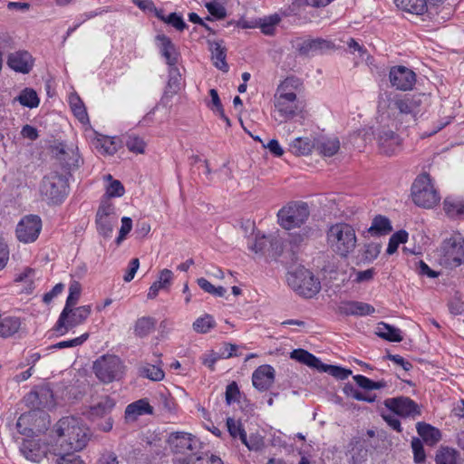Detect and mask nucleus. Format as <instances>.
I'll return each mask as SVG.
<instances>
[{
  "label": "nucleus",
  "mask_w": 464,
  "mask_h": 464,
  "mask_svg": "<svg viewBox=\"0 0 464 464\" xmlns=\"http://www.w3.org/2000/svg\"><path fill=\"white\" fill-rule=\"evenodd\" d=\"M205 7L208 13L216 19H223L227 16V11L225 7L217 2H208L205 4Z\"/></svg>",
  "instance_id": "nucleus-54"
},
{
  "label": "nucleus",
  "mask_w": 464,
  "mask_h": 464,
  "mask_svg": "<svg viewBox=\"0 0 464 464\" xmlns=\"http://www.w3.org/2000/svg\"><path fill=\"white\" fill-rule=\"evenodd\" d=\"M314 229L313 227H305L301 232L292 234L290 242L295 245H299L314 235Z\"/></svg>",
  "instance_id": "nucleus-58"
},
{
  "label": "nucleus",
  "mask_w": 464,
  "mask_h": 464,
  "mask_svg": "<svg viewBox=\"0 0 464 464\" xmlns=\"http://www.w3.org/2000/svg\"><path fill=\"white\" fill-rule=\"evenodd\" d=\"M275 381V370L268 364L259 366L252 375L253 385L259 391L268 390Z\"/></svg>",
  "instance_id": "nucleus-22"
},
{
  "label": "nucleus",
  "mask_w": 464,
  "mask_h": 464,
  "mask_svg": "<svg viewBox=\"0 0 464 464\" xmlns=\"http://www.w3.org/2000/svg\"><path fill=\"white\" fill-rule=\"evenodd\" d=\"M376 334L390 342H401L402 341L401 331L391 324L384 322H381L377 324Z\"/></svg>",
  "instance_id": "nucleus-35"
},
{
  "label": "nucleus",
  "mask_w": 464,
  "mask_h": 464,
  "mask_svg": "<svg viewBox=\"0 0 464 464\" xmlns=\"http://www.w3.org/2000/svg\"><path fill=\"white\" fill-rule=\"evenodd\" d=\"M88 337H89V334L86 333V334H82L79 337L74 338V339L59 342V343L53 344L52 346V348L64 349V348H69V347L79 346V345L82 344L88 339Z\"/></svg>",
  "instance_id": "nucleus-55"
},
{
  "label": "nucleus",
  "mask_w": 464,
  "mask_h": 464,
  "mask_svg": "<svg viewBox=\"0 0 464 464\" xmlns=\"http://www.w3.org/2000/svg\"><path fill=\"white\" fill-rule=\"evenodd\" d=\"M98 146H100L102 153L113 155L117 151L115 143L110 139L98 140Z\"/></svg>",
  "instance_id": "nucleus-63"
},
{
  "label": "nucleus",
  "mask_w": 464,
  "mask_h": 464,
  "mask_svg": "<svg viewBox=\"0 0 464 464\" xmlns=\"http://www.w3.org/2000/svg\"><path fill=\"white\" fill-rule=\"evenodd\" d=\"M24 401L30 411L35 413L37 411L50 410L55 406L53 392L47 385L34 388L24 396Z\"/></svg>",
  "instance_id": "nucleus-11"
},
{
  "label": "nucleus",
  "mask_w": 464,
  "mask_h": 464,
  "mask_svg": "<svg viewBox=\"0 0 464 464\" xmlns=\"http://www.w3.org/2000/svg\"><path fill=\"white\" fill-rule=\"evenodd\" d=\"M69 102L74 116L82 123L87 122L89 121L88 114L81 98L76 94H72L69 98Z\"/></svg>",
  "instance_id": "nucleus-44"
},
{
  "label": "nucleus",
  "mask_w": 464,
  "mask_h": 464,
  "mask_svg": "<svg viewBox=\"0 0 464 464\" xmlns=\"http://www.w3.org/2000/svg\"><path fill=\"white\" fill-rule=\"evenodd\" d=\"M14 101L19 102L21 105L30 109L36 108L40 102L36 92L32 88L24 89L21 93L14 98Z\"/></svg>",
  "instance_id": "nucleus-43"
},
{
  "label": "nucleus",
  "mask_w": 464,
  "mask_h": 464,
  "mask_svg": "<svg viewBox=\"0 0 464 464\" xmlns=\"http://www.w3.org/2000/svg\"><path fill=\"white\" fill-rule=\"evenodd\" d=\"M40 193L49 204L61 203L69 193L67 177L57 171L48 173L41 182Z\"/></svg>",
  "instance_id": "nucleus-7"
},
{
  "label": "nucleus",
  "mask_w": 464,
  "mask_h": 464,
  "mask_svg": "<svg viewBox=\"0 0 464 464\" xmlns=\"http://www.w3.org/2000/svg\"><path fill=\"white\" fill-rule=\"evenodd\" d=\"M115 222L116 218L114 217L113 205L110 202L102 203L96 214V224L99 234L103 237H111Z\"/></svg>",
  "instance_id": "nucleus-14"
},
{
  "label": "nucleus",
  "mask_w": 464,
  "mask_h": 464,
  "mask_svg": "<svg viewBox=\"0 0 464 464\" xmlns=\"http://www.w3.org/2000/svg\"><path fill=\"white\" fill-rule=\"evenodd\" d=\"M132 227V220L130 218L124 217L121 219V227L120 229L119 237L116 239L117 245H120L125 238L126 235L130 233Z\"/></svg>",
  "instance_id": "nucleus-62"
},
{
  "label": "nucleus",
  "mask_w": 464,
  "mask_h": 464,
  "mask_svg": "<svg viewBox=\"0 0 464 464\" xmlns=\"http://www.w3.org/2000/svg\"><path fill=\"white\" fill-rule=\"evenodd\" d=\"M320 371L327 372L339 380H345L352 374L351 370L335 365L324 364V366L321 367Z\"/></svg>",
  "instance_id": "nucleus-50"
},
{
  "label": "nucleus",
  "mask_w": 464,
  "mask_h": 464,
  "mask_svg": "<svg viewBox=\"0 0 464 464\" xmlns=\"http://www.w3.org/2000/svg\"><path fill=\"white\" fill-rule=\"evenodd\" d=\"M416 429L420 437L429 445L436 444L441 438L440 430L428 423L418 422Z\"/></svg>",
  "instance_id": "nucleus-32"
},
{
  "label": "nucleus",
  "mask_w": 464,
  "mask_h": 464,
  "mask_svg": "<svg viewBox=\"0 0 464 464\" xmlns=\"http://www.w3.org/2000/svg\"><path fill=\"white\" fill-rule=\"evenodd\" d=\"M377 141L381 152L387 156L395 155L401 150V137L388 129H382L377 134Z\"/></svg>",
  "instance_id": "nucleus-17"
},
{
  "label": "nucleus",
  "mask_w": 464,
  "mask_h": 464,
  "mask_svg": "<svg viewBox=\"0 0 464 464\" xmlns=\"http://www.w3.org/2000/svg\"><path fill=\"white\" fill-rule=\"evenodd\" d=\"M326 242L330 250L342 258H347L357 247L355 228L346 222H336L326 230Z\"/></svg>",
  "instance_id": "nucleus-3"
},
{
  "label": "nucleus",
  "mask_w": 464,
  "mask_h": 464,
  "mask_svg": "<svg viewBox=\"0 0 464 464\" xmlns=\"http://www.w3.org/2000/svg\"><path fill=\"white\" fill-rule=\"evenodd\" d=\"M338 312L346 316H365L372 314L375 308L372 304L363 302L343 301L339 304Z\"/></svg>",
  "instance_id": "nucleus-21"
},
{
  "label": "nucleus",
  "mask_w": 464,
  "mask_h": 464,
  "mask_svg": "<svg viewBox=\"0 0 464 464\" xmlns=\"http://www.w3.org/2000/svg\"><path fill=\"white\" fill-rule=\"evenodd\" d=\"M209 44L213 64L218 70L227 72L229 68L226 61L227 49L222 45L221 42H212Z\"/></svg>",
  "instance_id": "nucleus-27"
},
{
  "label": "nucleus",
  "mask_w": 464,
  "mask_h": 464,
  "mask_svg": "<svg viewBox=\"0 0 464 464\" xmlns=\"http://www.w3.org/2000/svg\"><path fill=\"white\" fill-rule=\"evenodd\" d=\"M392 230V227L389 218L379 215L373 218L368 232L372 236H383L389 234Z\"/></svg>",
  "instance_id": "nucleus-37"
},
{
  "label": "nucleus",
  "mask_w": 464,
  "mask_h": 464,
  "mask_svg": "<svg viewBox=\"0 0 464 464\" xmlns=\"http://www.w3.org/2000/svg\"><path fill=\"white\" fill-rule=\"evenodd\" d=\"M299 83L298 79L295 77H287L277 88L275 94V110L273 118L279 123H284V134L289 135L291 128L287 125V121L303 112V105L297 100L295 92L292 90Z\"/></svg>",
  "instance_id": "nucleus-2"
},
{
  "label": "nucleus",
  "mask_w": 464,
  "mask_h": 464,
  "mask_svg": "<svg viewBox=\"0 0 464 464\" xmlns=\"http://www.w3.org/2000/svg\"><path fill=\"white\" fill-rule=\"evenodd\" d=\"M140 372L141 376L154 382L161 381L165 376L163 370L159 364H146L140 368Z\"/></svg>",
  "instance_id": "nucleus-47"
},
{
  "label": "nucleus",
  "mask_w": 464,
  "mask_h": 464,
  "mask_svg": "<svg viewBox=\"0 0 464 464\" xmlns=\"http://www.w3.org/2000/svg\"><path fill=\"white\" fill-rule=\"evenodd\" d=\"M41 229L42 220L38 216H26L17 225V238L24 243L34 242L38 238Z\"/></svg>",
  "instance_id": "nucleus-13"
},
{
  "label": "nucleus",
  "mask_w": 464,
  "mask_h": 464,
  "mask_svg": "<svg viewBox=\"0 0 464 464\" xmlns=\"http://www.w3.org/2000/svg\"><path fill=\"white\" fill-rule=\"evenodd\" d=\"M277 223L285 229L300 228L310 217V208L306 202L290 201L277 212Z\"/></svg>",
  "instance_id": "nucleus-6"
},
{
  "label": "nucleus",
  "mask_w": 464,
  "mask_h": 464,
  "mask_svg": "<svg viewBox=\"0 0 464 464\" xmlns=\"http://www.w3.org/2000/svg\"><path fill=\"white\" fill-rule=\"evenodd\" d=\"M227 426L231 437H233L234 439L239 438L242 443H244L249 450H254V447L250 446L247 443L246 432L243 429L242 424L239 421L235 420L233 418H227Z\"/></svg>",
  "instance_id": "nucleus-42"
},
{
  "label": "nucleus",
  "mask_w": 464,
  "mask_h": 464,
  "mask_svg": "<svg viewBox=\"0 0 464 464\" xmlns=\"http://www.w3.org/2000/svg\"><path fill=\"white\" fill-rule=\"evenodd\" d=\"M443 209L448 217L460 218L464 217V200L447 197L443 202Z\"/></svg>",
  "instance_id": "nucleus-34"
},
{
  "label": "nucleus",
  "mask_w": 464,
  "mask_h": 464,
  "mask_svg": "<svg viewBox=\"0 0 464 464\" xmlns=\"http://www.w3.org/2000/svg\"><path fill=\"white\" fill-rule=\"evenodd\" d=\"M411 197L417 206L424 208H433L440 199L430 176L427 173L418 176L414 180L411 186Z\"/></svg>",
  "instance_id": "nucleus-8"
},
{
  "label": "nucleus",
  "mask_w": 464,
  "mask_h": 464,
  "mask_svg": "<svg viewBox=\"0 0 464 464\" xmlns=\"http://www.w3.org/2000/svg\"><path fill=\"white\" fill-rule=\"evenodd\" d=\"M216 326V322L212 315L206 314L201 317H198L193 323V330L198 334H207L212 328Z\"/></svg>",
  "instance_id": "nucleus-46"
},
{
  "label": "nucleus",
  "mask_w": 464,
  "mask_h": 464,
  "mask_svg": "<svg viewBox=\"0 0 464 464\" xmlns=\"http://www.w3.org/2000/svg\"><path fill=\"white\" fill-rule=\"evenodd\" d=\"M21 324L19 317L0 315V337L6 339L14 336L20 330Z\"/></svg>",
  "instance_id": "nucleus-30"
},
{
  "label": "nucleus",
  "mask_w": 464,
  "mask_h": 464,
  "mask_svg": "<svg viewBox=\"0 0 464 464\" xmlns=\"http://www.w3.org/2000/svg\"><path fill=\"white\" fill-rule=\"evenodd\" d=\"M124 365L116 355H102L94 362L93 371L96 377L104 383L112 382L123 374Z\"/></svg>",
  "instance_id": "nucleus-9"
},
{
  "label": "nucleus",
  "mask_w": 464,
  "mask_h": 464,
  "mask_svg": "<svg viewBox=\"0 0 464 464\" xmlns=\"http://www.w3.org/2000/svg\"><path fill=\"white\" fill-rule=\"evenodd\" d=\"M280 22V17L277 14L266 17L260 24V28L263 34L272 35L275 33L276 26Z\"/></svg>",
  "instance_id": "nucleus-52"
},
{
  "label": "nucleus",
  "mask_w": 464,
  "mask_h": 464,
  "mask_svg": "<svg viewBox=\"0 0 464 464\" xmlns=\"http://www.w3.org/2000/svg\"><path fill=\"white\" fill-rule=\"evenodd\" d=\"M19 450L27 460L34 463L41 462L47 454V447L38 440H24Z\"/></svg>",
  "instance_id": "nucleus-19"
},
{
  "label": "nucleus",
  "mask_w": 464,
  "mask_h": 464,
  "mask_svg": "<svg viewBox=\"0 0 464 464\" xmlns=\"http://www.w3.org/2000/svg\"><path fill=\"white\" fill-rule=\"evenodd\" d=\"M165 23L170 24L178 31H183L187 27L182 16L177 13H171L167 15Z\"/></svg>",
  "instance_id": "nucleus-60"
},
{
  "label": "nucleus",
  "mask_w": 464,
  "mask_h": 464,
  "mask_svg": "<svg viewBox=\"0 0 464 464\" xmlns=\"http://www.w3.org/2000/svg\"><path fill=\"white\" fill-rule=\"evenodd\" d=\"M168 441L176 453L181 454L193 451L199 444L198 440L195 436L184 431L171 433Z\"/></svg>",
  "instance_id": "nucleus-18"
},
{
  "label": "nucleus",
  "mask_w": 464,
  "mask_h": 464,
  "mask_svg": "<svg viewBox=\"0 0 464 464\" xmlns=\"http://www.w3.org/2000/svg\"><path fill=\"white\" fill-rule=\"evenodd\" d=\"M60 160L63 161L68 169H74L80 166L81 157L78 152V148L75 146L67 147L60 144Z\"/></svg>",
  "instance_id": "nucleus-26"
},
{
  "label": "nucleus",
  "mask_w": 464,
  "mask_h": 464,
  "mask_svg": "<svg viewBox=\"0 0 464 464\" xmlns=\"http://www.w3.org/2000/svg\"><path fill=\"white\" fill-rule=\"evenodd\" d=\"M181 75L177 67L169 69V80L165 88L164 96L172 97L180 89Z\"/></svg>",
  "instance_id": "nucleus-40"
},
{
  "label": "nucleus",
  "mask_w": 464,
  "mask_h": 464,
  "mask_svg": "<svg viewBox=\"0 0 464 464\" xmlns=\"http://www.w3.org/2000/svg\"><path fill=\"white\" fill-rule=\"evenodd\" d=\"M395 4L401 10L415 14H422L428 11L426 0H395Z\"/></svg>",
  "instance_id": "nucleus-36"
},
{
  "label": "nucleus",
  "mask_w": 464,
  "mask_h": 464,
  "mask_svg": "<svg viewBox=\"0 0 464 464\" xmlns=\"http://www.w3.org/2000/svg\"><path fill=\"white\" fill-rule=\"evenodd\" d=\"M334 48V44L333 42L323 38H315L304 41L298 45L297 50L303 55H310Z\"/></svg>",
  "instance_id": "nucleus-24"
},
{
  "label": "nucleus",
  "mask_w": 464,
  "mask_h": 464,
  "mask_svg": "<svg viewBox=\"0 0 464 464\" xmlns=\"http://www.w3.org/2000/svg\"><path fill=\"white\" fill-rule=\"evenodd\" d=\"M153 408L146 399L138 400L126 407L125 418L136 420L137 417L144 414H152Z\"/></svg>",
  "instance_id": "nucleus-29"
},
{
  "label": "nucleus",
  "mask_w": 464,
  "mask_h": 464,
  "mask_svg": "<svg viewBox=\"0 0 464 464\" xmlns=\"http://www.w3.org/2000/svg\"><path fill=\"white\" fill-rule=\"evenodd\" d=\"M156 41L158 42L160 52L169 67H176L179 53L170 38L165 34H158Z\"/></svg>",
  "instance_id": "nucleus-23"
},
{
  "label": "nucleus",
  "mask_w": 464,
  "mask_h": 464,
  "mask_svg": "<svg viewBox=\"0 0 464 464\" xmlns=\"http://www.w3.org/2000/svg\"><path fill=\"white\" fill-rule=\"evenodd\" d=\"M125 192L124 187L120 180L114 179L108 185L106 195L109 198L121 197Z\"/></svg>",
  "instance_id": "nucleus-59"
},
{
  "label": "nucleus",
  "mask_w": 464,
  "mask_h": 464,
  "mask_svg": "<svg viewBox=\"0 0 464 464\" xmlns=\"http://www.w3.org/2000/svg\"><path fill=\"white\" fill-rule=\"evenodd\" d=\"M384 404L393 413L402 417L415 418L421 413L420 406L408 397L387 399Z\"/></svg>",
  "instance_id": "nucleus-15"
},
{
  "label": "nucleus",
  "mask_w": 464,
  "mask_h": 464,
  "mask_svg": "<svg viewBox=\"0 0 464 464\" xmlns=\"http://www.w3.org/2000/svg\"><path fill=\"white\" fill-rule=\"evenodd\" d=\"M411 449L413 451V458L416 463H422L425 461L426 454L423 449L421 440L419 438H413L411 440Z\"/></svg>",
  "instance_id": "nucleus-53"
},
{
  "label": "nucleus",
  "mask_w": 464,
  "mask_h": 464,
  "mask_svg": "<svg viewBox=\"0 0 464 464\" xmlns=\"http://www.w3.org/2000/svg\"><path fill=\"white\" fill-rule=\"evenodd\" d=\"M424 94L396 95L391 100V104L401 114L416 115L420 111Z\"/></svg>",
  "instance_id": "nucleus-16"
},
{
  "label": "nucleus",
  "mask_w": 464,
  "mask_h": 464,
  "mask_svg": "<svg viewBox=\"0 0 464 464\" xmlns=\"http://www.w3.org/2000/svg\"><path fill=\"white\" fill-rule=\"evenodd\" d=\"M316 150L324 157H332L340 149V141L337 138L321 137L314 139Z\"/></svg>",
  "instance_id": "nucleus-28"
},
{
  "label": "nucleus",
  "mask_w": 464,
  "mask_h": 464,
  "mask_svg": "<svg viewBox=\"0 0 464 464\" xmlns=\"http://www.w3.org/2000/svg\"><path fill=\"white\" fill-rule=\"evenodd\" d=\"M115 402L108 396L102 397L95 405L90 408L92 417H103L113 409Z\"/></svg>",
  "instance_id": "nucleus-41"
},
{
  "label": "nucleus",
  "mask_w": 464,
  "mask_h": 464,
  "mask_svg": "<svg viewBox=\"0 0 464 464\" xmlns=\"http://www.w3.org/2000/svg\"><path fill=\"white\" fill-rule=\"evenodd\" d=\"M36 413L28 411L23 413L17 420L16 428L20 434L30 437L34 434V426L31 425V421L35 418Z\"/></svg>",
  "instance_id": "nucleus-39"
},
{
  "label": "nucleus",
  "mask_w": 464,
  "mask_h": 464,
  "mask_svg": "<svg viewBox=\"0 0 464 464\" xmlns=\"http://www.w3.org/2000/svg\"><path fill=\"white\" fill-rule=\"evenodd\" d=\"M125 145L130 151L137 154H143L147 144L142 138L135 134H129L127 136Z\"/></svg>",
  "instance_id": "nucleus-48"
},
{
  "label": "nucleus",
  "mask_w": 464,
  "mask_h": 464,
  "mask_svg": "<svg viewBox=\"0 0 464 464\" xmlns=\"http://www.w3.org/2000/svg\"><path fill=\"white\" fill-rule=\"evenodd\" d=\"M81 290L82 287L78 282L73 281L72 283H71L69 286V295L66 299L64 307L71 308L77 304L81 295Z\"/></svg>",
  "instance_id": "nucleus-51"
},
{
  "label": "nucleus",
  "mask_w": 464,
  "mask_h": 464,
  "mask_svg": "<svg viewBox=\"0 0 464 464\" xmlns=\"http://www.w3.org/2000/svg\"><path fill=\"white\" fill-rule=\"evenodd\" d=\"M186 464H223V461L218 456L205 453L198 457L189 456Z\"/></svg>",
  "instance_id": "nucleus-49"
},
{
  "label": "nucleus",
  "mask_w": 464,
  "mask_h": 464,
  "mask_svg": "<svg viewBox=\"0 0 464 464\" xmlns=\"http://www.w3.org/2000/svg\"><path fill=\"white\" fill-rule=\"evenodd\" d=\"M92 313L91 305L79 307H63L54 326V330L60 335H63L71 329L83 324Z\"/></svg>",
  "instance_id": "nucleus-10"
},
{
  "label": "nucleus",
  "mask_w": 464,
  "mask_h": 464,
  "mask_svg": "<svg viewBox=\"0 0 464 464\" xmlns=\"http://www.w3.org/2000/svg\"><path fill=\"white\" fill-rule=\"evenodd\" d=\"M7 65L17 72L28 73L33 68L34 59L28 52L17 51L8 55Z\"/></svg>",
  "instance_id": "nucleus-20"
},
{
  "label": "nucleus",
  "mask_w": 464,
  "mask_h": 464,
  "mask_svg": "<svg viewBox=\"0 0 464 464\" xmlns=\"http://www.w3.org/2000/svg\"><path fill=\"white\" fill-rule=\"evenodd\" d=\"M55 455L59 456L56 464H84V462L78 456H74L72 453Z\"/></svg>",
  "instance_id": "nucleus-64"
},
{
  "label": "nucleus",
  "mask_w": 464,
  "mask_h": 464,
  "mask_svg": "<svg viewBox=\"0 0 464 464\" xmlns=\"http://www.w3.org/2000/svg\"><path fill=\"white\" fill-rule=\"evenodd\" d=\"M459 454L450 448L441 449L436 455V464H460Z\"/></svg>",
  "instance_id": "nucleus-45"
},
{
  "label": "nucleus",
  "mask_w": 464,
  "mask_h": 464,
  "mask_svg": "<svg viewBox=\"0 0 464 464\" xmlns=\"http://www.w3.org/2000/svg\"><path fill=\"white\" fill-rule=\"evenodd\" d=\"M389 81L396 90L411 91L416 83V73L403 65H395L390 69Z\"/></svg>",
  "instance_id": "nucleus-12"
},
{
  "label": "nucleus",
  "mask_w": 464,
  "mask_h": 464,
  "mask_svg": "<svg viewBox=\"0 0 464 464\" xmlns=\"http://www.w3.org/2000/svg\"><path fill=\"white\" fill-rule=\"evenodd\" d=\"M415 269L420 276H426L430 278L438 277L440 273L432 270L424 261L419 260L415 264Z\"/></svg>",
  "instance_id": "nucleus-61"
},
{
  "label": "nucleus",
  "mask_w": 464,
  "mask_h": 464,
  "mask_svg": "<svg viewBox=\"0 0 464 464\" xmlns=\"http://www.w3.org/2000/svg\"><path fill=\"white\" fill-rule=\"evenodd\" d=\"M315 147L314 139L299 137L290 143L289 150L297 156L309 155Z\"/></svg>",
  "instance_id": "nucleus-31"
},
{
  "label": "nucleus",
  "mask_w": 464,
  "mask_h": 464,
  "mask_svg": "<svg viewBox=\"0 0 464 464\" xmlns=\"http://www.w3.org/2000/svg\"><path fill=\"white\" fill-rule=\"evenodd\" d=\"M157 321L150 316L139 318L134 325V333L137 336L143 338L155 330Z\"/></svg>",
  "instance_id": "nucleus-38"
},
{
  "label": "nucleus",
  "mask_w": 464,
  "mask_h": 464,
  "mask_svg": "<svg viewBox=\"0 0 464 464\" xmlns=\"http://www.w3.org/2000/svg\"><path fill=\"white\" fill-rule=\"evenodd\" d=\"M290 358L320 371L324 363L314 354L304 349H295L290 353Z\"/></svg>",
  "instance_id": "nucleus-33"
},
{
  "label": "nucleus",
  "mask_w": 464,
  "mask_h": 464,
  "mask_svg": "<svg viewBox=\"0 0 464 464\" xmlns=\"http://www.w3.org/2000/svg\"><path fill=\"white\" fill-rule=\"evenodd\" d=\"M56 436L53 454H68L84 449L90 440L89 429L73 416L60 419L53 427Z\"/></svg>",
  "instance_id": "nucleus-1"
},
{
  "label": "nucleus",
  "mask_w": 464,
  "mask_h": 464,
  "mask_svg": "<svg viewBox=\"0 0 464 464\" xmlns=\"http://www.w3.org/2000/svg\"><path fill=\"white\" fill-rule=\"evenodd\" d=\"M173 280V273L169 269H163L160 272L158 280H156L150 287L147 294L149 299L157 297L160 290L169 289Z\"/></svg>",
  "instance_id": "nucleus-25"
},
{
  "label": "nucleus",
  "mask_w": 464,
  "mask_h": 464,
  "mask_svg": "<svg viewBox=\"0 0 464 464\" xmlns=\"http://www.w3.org/2000/svg\"><path fill=\"white\" fill-rule=\"evenodd\" d=\"M288 285L299 295L305 298L314 296L321 289L320 281L314 274L304 268L298 266L289 271L286 276Z\"/></svg>",
  "instance_id": "nucleus-5"
},
{
  "label": "nucleus",
  "mask_w": 464,
  "mask_h": 464,
  "mask_svg": "<svg viewBox=\"0 0 464 464\" xmlns=\"http://www.w3.org/2000/svg\"><path fill=\"white\" fill-rule=\"evenodd\" d=\"M382 246L378 243H370L365 245L363 252V259L371 262L377 258L381 252Z\"/></svg>",
  "instance_id": "nucleus-57"
},
{
  "label": "nucleus",
  "mask_w": 464,
  "mask_h": 464,
  "mask_svg": "<svg viewBox=\"0 0 464 464\" xmlns=\"http://www.w3.org/2000/svg\"><path fill=\"white\" fill-rule=\"evenodd\" d=\"M436 258L447 269L464 265V237L460 233H453L444 238L436 251Z\"/></svg>",
  "instance_id": "nucleus-4"
},
{
  "label": "nucleus",
  "mask_w": 464,
  "mask_h": 464,
  "mask_svg": "<svg viewBox=\"0 0 464 464\" xmlns=\"http://www.w3.org/2000/svg\"><path fill=\"white\" fill-rule=\"evenodd\" d=\"M344 392L353 397V399L357 400V401H368V402H372L375 401V395L373 396H371V395H366L365 393L354 389L353 386H345L344 389H343Z\"/></svg>",
  "instance_id": "nucleus-56"
}]
</instances>
